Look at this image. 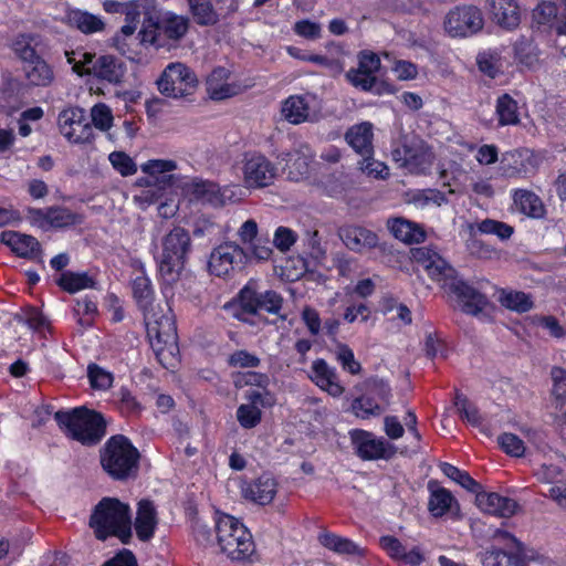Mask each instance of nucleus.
Returning a JSON list of instances; mask_svg holds the SVG:
<instances>
[{
    "label": "nucleus",
    "instance_id": "obj_51",
    "mask_svg": "<svg viewBox=\"0 0 566 566\" xmlns=\"http://www.w3.org/2000/svg\"><path fill=\"white\" fill-rule=\"evenodd\" d=\"M336 359L342 368L350 375H358L361 371V365L356 360L353 349L344 343L336 345Z\"/></svg>",
    "mask_w": 566,
    "mask_h": 566
},
{
    "label": "nucleus",
    "instance_id": "obj_24",
    "mask_svg": "<svg viewBox=\"0 0 566 566\" xmlns=\"http://www.w3.org/2000/svg\"><path fill=\"white\" fill-rule=\"evenodd\" d=\"M339 237L344 244L352 251L363 252L378 244V235L360 226H346L340 228Z\"/></svg>",
    "mask_w": 566,
    "mask_h": 566
},
{
    "label": "nucleus",
    "instance_id": "obj_5",
    "mask_svg": "<svg viewBox=\"0 0 566 566\" xmlns=\"http://www.w3.org/2000/svg\"><path fill=\"white\" fill-rule=\"evenodd\" d=\"M216 533L221 552L231 562H251L255 554V543L251 532L238 518L220 513L216 518Z\"/></svg>",
    "mask_w": 566,
    "mask_h": 566
},
{
    "label": "nucleus",
    "instance_id": "obj_20",
    "mask_svg": "<svg viewBox=\"0 0 566 566\" xmlns=\"http://www.w3.org/2000/svg\"><path fill=\"white\" fill-rule=\"evenodd\" d=\"M475 501L483 512L500 517H511L520 510L516 500L495 492H486L483 486L475 495Z\"/></svg>",
    "mask_w": 566,
    "mask_h": 566
},
{
    "label": "nucleus",
    "instance_id": "obj_57",
    "mask_svg": "<svg viewBox=\"0 0 566 566\" xmlns=\"http://www.w3.org/2000/svg\"><path fill=\"white\" fill-rule=\"evenodd\" d=\"M108 159L115 170L123 177L137 172V165L134 163L133 158L124 151H113L109 154Z\"/></svg>",
    "mask_w": 566,
    "mask_h": 566
},
{
    "label": "nucleus",
    "instance_id": "obj_8",
    "mask_svg": "<svg viewBox=\"0 0 566 566\" xmlns=\"http://www.w3.org/2000/svg\"><path fill=\"white\" fill-rule=\"evenodd\" d=\"M198 180L193 186V193L197 198L213 206L240 201L252 189H262L273 184V179H242L244 185L229 184L220 186L210 179Z\"/></svg>",
    "mask_w": 566,
    "mask_h": 566
},
{
    "label": "nucleus",
    "instance_id": "obj_27",
    "mask_svg": "<svg viewBox=\"0 0 566 566\" xmlns=\"http://www.w3.org/2000/svg\"><path fill=\"white\" fill-rule=\"evenodd\" d=\"M230 72L226 67H216L207 78V93L211 99L222 101L237 94V86L228 83Z\"/></svg>",
    "mask_w": 566,
    "mask_h": 566
},
{
    "label": "nucleus",
    "instance_id": "obj_50",
    "mask_svg": "<svg viewBox=\"0 0 566 566\" xmlns=\"http://www.w3.org/2000/svg\"><path fill=\"white\" fill-rule=\"evenodd\" d=\"M118 409L125 417L139 416L143 406L132 390L125 386L118 390Z\"/></svg>",
    "mask_w": 566,
    "mask_h": 566
},
{
    "label": "nucleus",
    "instance_id": "obj_58",
    "mask_svg": "<svg viewBox=\"0 0 566 566\" xmlns=\"http://www.w3.org/2000/svg\"><path fill=\"white\" fill-rule=\"evenodd\" d=\"M91 117L95 128L106 132L113 124V114L111 108L103 103L96 104L91 109Z\"/></svg>",
    "mask_w": 566,
    "mask_h": 566
},
{
    "label": "nucleus",
    "instance_id": "obj_54",
    "mask_svg": "<svg viewBox=\"0 0 566 566\" xmlns=\"http://www.w3.org/2000/svg\"><path fill=\"white\" fill-rule=\"evenodd\" d=\"M237 419L244 429L255 428L262 419V412L258 406L241 405L237 409Z\"/></svg>",
    "mask_w": 566,
    "mask_h": 566
},
{
    "label": "nucleus",
    "instance_id": "obj_19",
    "mask_svg": "<svg viewBox=\"0 0 566 566\" xmlns=\"http://www.w3.org/2000/svg\"><path fill=\"white\" fill-rule=\"evenodd\" d=\"M158 513L151 500L143 499L137 503L133 528L142 543L150 542L158 527Z\"/></svg>",
    "mask_w": 566,
    "mask_h": 566
},
{
    "label": "nucleus",
    "instance_id": "obj_49",
    "mask_svg": "<svg viewBox=\"0 0 566 566\" xmlns=\"http://www.w3.org/2000/svg\"><path fill=\"white\" fill-rule=\"evenodd\" d=\"M454 406L457 407L461 419L468 421L471 426L478 427L482 422V417L475 405H473L465 395L455 391Z\"/></svg>",
    "mask_w": 566,
    "mask_h": 566
},
{
    "label": "nucleus",
    "instance_id": "obj_43",
    "mask_svg": "<svg viewBox=\"0 0 566 566\" xmlns=\"http://www.w3.org/2000/svg\"><path fill=\"white\" fill-rule=\"evenodd\" d=\"M496 115L500 126L517 125L520 117L516 101L509 94L500 96L496 101Z\"/></svg>",
    "mask_w": 566,
    "mask_h": 566
},
{
    "label": "nucleus",
    "instance_id": "obj_9",
    "mask_svg": "<svg viewBox=\"0 0 566 566\" xmlns=\"http://www.w3.org/2000/svg\"><path fill=\"white\" fill-rule=\"evenodd\" d=\"M156 84L166 97L186 98L196 93L199 81L189 66L181 62H172L164 69Z\"/></svg>",
    "mask_w": 566,
    "mask_h": 566
},
{
    "label": "nucleus",
    "instance_id": "obj_34",
    "mask_svg": "<svg viewBox=\"0 0 566 566\" xmlns=\"http://www.w3.org/2000/svg\"><path fill=\"white\" fill-rule=\"evenodd\" d=\"M56 284L62 291L74 294L85 289H96L97 281L86 272L64 271Z\"/></svg>",
    "mask_w": 566,
    "mask_h": 566
},
{
    "label": "nucleus",
    "instance_id": "obj_38",
    "mask_svg": "<svg viewBox=\"0 0 566 566\" xmlns=\"http://www.w3.org/2000/svg\"><path fill=\"white\" fill-rule=\"evenodd\" d=\"M73 315L78 325L84 328L94 325L95 317L98 315V307L95 297L85 295L83 298H77L73 307Z\"/></svg>",
    "mask_w": 566,
    "mask_h": 566
},
{
    "label": "nucleus",
    "instance_id": "obj_40",
    "mask_svg": "<svg viewBox=\"0 0 566 566\" xmlns=\"http://www.w3.org/2000/svg\"><path fill=\"white\" fill-rule=\"evenodd\" d=\"M352 410L357 418L369 419L370 417L380 416L385 406L365 391L352 401Z\"/></svg>",
    "mask_w": 566,
    "mask_h": 566
},
{
    "label": "nucleus",
    "instance_id": "obj_12",
    "mask_svg": "<svg viewBox=\"0 0 566 566\" xmlns=\"http://www.w3.org/2000/svg\"><path fill=\"white\" fill-rule=\"evenodd\" d=\"M248 261L249 255L243 248L233 242H224L211 251L208 270L210 274L226 279L243 270Z\"/></svg>",
    "mask_w": 566,
    "mask_h": 566
},
{
    "label": "nucleus",
    "instance_id": "obj_30",
    "mask_svg": "<svg viewBox=\"0 0 566 566\" xmlns=\"http://www.w3.org/2000/svg\"><path fill=\"white\" fill-rule=\"evenodd\" d=\"M388 228L396 239L407 244L421 243L426 240L424 230L416 222L403 218H395L388 221Z\"/></svg>",
    "mask_w": 566,
    "mask_h": 566
},
{
    "label": "nucleus",
    "instance_id": "obj_13",
    "mask_svg": "<svg viewBox=\"0 0 566 566\" xmlns=\"http://www.w3.org/2000/svg\"><path fill=\"white\" fill-rule=\"evenodd\" d=\"M25 217L32 226L44 231L49 229L71 228L82 224L85 220L83 213L61 206H53L45 209L29 207Z\"/></svg>",
    "mask_w": 566,
    "mask_h": 566
},
{
    "label": "nucleus",
    "instance_id": "obj_15",
    "mask_svg": "<svg viewBox=\"0 0 566 566\" xmlns=\"http://www.w3.org/2000/svg\"><path fill=\"white\" fill-rule=\"evenodd\" d=\"M483 25L482 12L474 6L457 7L444 19V29L453 38L472 35Z\"/></svg>",
    "mask_w": 566,
    "mask_h": 566
},
{
    "label": "nucleus",
    "instance_id": "obj_62",
    "mask_svg": "<svg viewBox=\"0 0 566 566\" xmlns=\"http://www.w3.org/2000/svg\"><path fill=\"white\" fill-rule=\"evenodd\" d=\"M297 235L296 233L286 227H279L275 230L273 245H275L280 251L285 252L291 249V247L296 242Z\"/></svg>",
    "mask_w": 566,
    "mask_h": 566
},
{
    "label": "nucleus",
    "instance_id": "obj_55",
    "mask_svg": "<svg viewBox=\"0 0 566 566\" xmlns=\"http://www.w3.org/2000/svg\"><path fill=\"white\" fill-rule=\"evenodd\" d=\"M177 168L178 164L172 159H150L140 166L142 172L150 177L169 174Z\"/></svg>",
    "mask_w": 566,
    "mask_h": 566
},
{
    "label": "nucleus",
    "instance_id": "obj_21",
    "mask_svg": "<svg viewBox=\"0 0 566 566\" xmlns=\"http://www.w3.org/2000/svg\"><path fill=\"white\" fill-rule=\"evenodd\" d=\"M311 380L322 390L328 392L332 397H340L345 392V387L340 384L336 369L327 364L323 358H317L311 367Z\"/></svg>",
    "mask_w": 566,
    "mask_h": 566
},
{
    "label": "nucleus",
    "instance_id": "obj_23",
    "mask_svg": "<svg viewBox=\"0 0 566 566\" xmlns=\"http://www.w3.org/2000/svg\"><path fill=\"white\" fill-rule=\"evenodd\" d=\"M126 73V65L119 59L113 55H101L96 59L92 67H87L86 75H93L99 80L112 84L123 82Z\"/></svg>",
    "mask_w": 566,
    "mask_h": 566
},
{
    "label": "nucleus",
    "instance_id": "obj_56",
    "mask_svg": "<svg viewBox=\"0 0 566 566\" xmlns=\"http://www.w3.org/2000/svg\"><path fill=\"white\" fill-rule=\"evenodd\" d=\"M90 384L94 389H107L113 384V376L95 363L87 367Z\"/></svg>",
    "mask_w": 566,
    "mask_h": 566
},
{
    "label": "nucleus",
    "instance_id": "obj_2",
    "mask_svg": "<svg viewBox=\"0 0 566 566\" xmlns=\"http://www.w3.org/2000/svg\"><path fill=\"white\" fill-rule=\"evenodd\" d=\"M88 526L99 542H106L113 537L123 545H129L133 542L132 509L128 503L117 497H102L91 512Z\"/></svg>",
    "mask_w": 566,
    "mask_h": 566
},
{
    "label": "nucleus",
    "instance_id": "obj_1",
    "mask_svg": "<svg viewBox=\"0 0 566 566\" xmlns=\"http://www.w3.org/2000/svg\"><path fill=\"white\" fill-rule=\"evenodd\" d=\"M413 255L430 279L455 297L463 313L479 316L489 305L486 295L460 277L458 271L433 249L419 248Z\"/></svg>",
    "mask_w": 566,
    "mask_h": 566
},
{
    "label": "nucleus",
    "instance_id": "obj_53",
    "mask_svg": "<svg viewBox=\"0 0 566 566\" xmlns=\"http://www.w3.org/2000/svg\"><path fill=\"white\" fill-rule=\"evenodd\" d=\"M227 364L232 368H255L261 364V359L247 349H238L230 354Z\"/></svg>",
    "mask_w": 566,
    "mask_h": 566
},
{
    "label": "nucleus",
    "instance_id": "obj_25",
    "mask_svg": "<svg viewBox=\"0 0 566 566\" xmlns=\"http://www.w3.org/2000/svg\"><path fill=\"white\" fill-rule=\"evenodd\" d=\"M492 20L503 29L512 30L521 22V11L515 0H490Z\"/></svg>",
    "mask_w": 566,
    "mask_h": 566
},
{
    "label": "nucleus",
    "instance_id": "obj_32",
    "mask_svg": "<svg viewBox=\"0 0 566 566\" xmlns=\"http://www.w3.org/2000/svg\"><path fill=\"white\" fill-rule=\"evenodd\" d=\"M65 23L85 34L103 31L105 27L99 17L80 9H72L67 11L65 15Z\"/></svg>",
    "mask_w": 566,
    "mask_h": 566
},
{
    "label": "nucleus",
    "instance_id": "obj_26",
    "mask_svg": "<svg viewBox=\"0 0 566 566\" xmlns=\"http://www.w3.org/2000/svg\"><path fill=\"white\" fill-rule=\"evenodd\" d=\"M277 492L276 480L268 473H264L251 481L243 489L244 496L260 505L270 504Z\"/></svg>",
    "mask_w": 566,
    "mask_h": 566
},
{
    "label": "nucleus",
    "instance_id": "obj_59",
    "mask_svg": "<svg viewBox=\"0 0 566 566\" xmlns=\"http://www.w3.org/2000/svg\"><path fill=\"white\" fill-rule=\"evenodd\" d=\"M553 389L552 394L557 402L566 403V369L554 367L552 369Z\"/></svg>",
    "mask_w": 566,
    "mask_h": 566
},
{
    "label": "nucleus",
    "instance_id": "obj_28",
    "mask_svg": "<svg viewBox=\"0 0 566 566\" xmlns=\"http://www.w3.org/2000/svg\"><path fill=\"white\" fill-rule=\"evenodd\" d=\"M178 179H136V186L142 187L139 195L135 196V200L140 205L150 206L161 202L166 187L174 186Z\"/></svg>",
    "mask_w": 566,
    "mask_h": 566
},
{
    "label": "nucleus",
    "instance_id": "obj_11",
    "mask_svg": "<svg viewBox=\"0 0 566 566\" xmlns=\"http://www.w3.org/2000/svg\"><path fill=\"white\" fill-rule=\"evenodd\" d=\"M349 439L355 454L363 461L391 460L397 448L384 437H377L364 429L349 430Z\"/></svg>",
    "mask_w": 566,
    "mask_h": 566
},
{
    "label": "nucleus",
    "instance_id": "obj_6",
    "mask_svg": "<svg viewBox=\"0 0 566 566\" xmlns=\"http://www.w3.org/2000/svg\"><path fill=\"white\" fill-rule=\"evenodd\" d=\"M190 252L191 238L184 228L175 227L164 237L158 273L165 284L172 285L179 280Z\"/></svg>",
    "mask_w": 566,
    "mask_h": 566
},
{
    "label": "nucleus",
    "instance_id": "obj_4",
    "mask_svg": "<svg viewBox=\"0 0 566 566\" xmlns=\"http://www.w3.org/2000/svg\"><path fill=\"white\" fill-rule=\"evenodd\" d=\"M140 452L124 434L111 436L99 450L103 471L113 480L125 482L138 474Z\"/></svg>",
    "mask_w": 566,
    "mask_h": 566
},
{
    "label": "nucleus",
    "instance_id": "obj_44",
    "mask_svg": "<svg viewBox=\"0 0 566 566\" xmlns=\"http://www.w3.org/2000/svg\"><path fill=\"white\" fill-rule=\"evenodd\" d=\"M134 300L138 307L147 310L154 301V289L151 281L146 275H138L132 281Z\"/></svg>",
    "mask_w": 566,
    "mask_h": 566
},
{
    "label": "nucleus",
    "instance_id": "obj_47",
    "mask_svg": "<svg viewBox=\"0 0 566 566\" xmlns=\"http://www.w3.org/2000/svg\"><path fill=\"white\" fill-rule=\"evenodd\" d=\"M160 29L168 39L178 41L186 35L189 29V19L170 14L163 20Z\"/></svg>",
    "mask_w": 566,
    "mask_h": 566
},
{
    "label": "nucleus",
    "instance_id": "obj_64",
    "mask_svg": "<svg viewBox=\"0 0 566 566\" xmlns=\"http://www.w3.org/2000/svg\"><path fill=\"white\" fill-rule=\"evenodd\" d=\"M102 566H139L136 555L128 548H122Z\"/></svg>",
    "mask_w": 566,
    "mask_h": 566
},
{
    "label": "nucleus",
    "instance_id": "obj_36",
    "mask_svg": "<svg viewBox=\"0 0 566 566\" xmlns=\"http://www.w3.org/2000/svg\"><path fill=\"white\" fill-rule=\"evenodd\" d=\"M244 177H275L272 163L262 154L248 153L242 160Z\"/></svg>",
    "mask_w": 566,
    "mask_h": 566
},
{
    "label": "nucleus",
    "instance_id": "obj_17",
    "mask_svg": "<svg viewBox=\"0 0 566 566\" xmlns=\"http://www.w3.org/2000/svg\"><path fill=\"white\" fill-rule=\"evenodd\" d=\"M499 536L513 544L511 551L493 548L489 551L483 559L484 566H527L524 547L514 535L506 531H499Z\"/></svg>",
    "mask_w": 566,
    "mask_h": 566
},
{
    "label": "nucleus",
    "instance_id": "obj_42",
    "mask_svg": "<svg viewBox=\"0 0 566 566\" xmlns=\"http://www.w3.org/2000/svg\"><path fill=\"white\" fill-rule=\"evenodd\" d=\"M440 469L446 476L457 482L459 485H461L470 493L476 495L478 492L481 490L482 484L474 480L469 474V472L461 470L458 467L448 462H442L440 464Z\"/></svg>",
    "mask_w": 566,
    "mask_h": 566
},
{
    "label": "nucleus",
    "instance_id": "obj_33",
    "mask_svg": "<svg viewBox=\"0 0 566 566\" xmlns=\"http://www.w3.org/2000/svg\"><path fill=\"white\" fill-rule=\"evenodd\" d=\"M429 502L428 510L433 517H442L444 516L452 507V505H458L457 499L453 494L443 486H432V483H429Z\"/></svg>",
    "mask_w": 566,
    "mask_h": 566
},
{
    "label": "nucleus",
    "instance_id": "obj_52",
    "mask_svg": "<svg viewBox=\"0 0 566 566\" xmlns=\"http://www.w3.org/2000/svg\"><path fill=\"white\" fill-rule=\"evenodd\" d=\"M497 443L503 452L512 457H523L525 453L524 441L516 434L504 432L497 437Z\"/></svg>",
    "mask_w": 566,
    "mask_h": 566
},
{
    "label": "nucleus",
    "instance_id": "obj_35",
    "mask_svg": "<svg viewBox=\"0 0 566 566\" xmlns=\"http://www.w3.org/2000/svg\"><path fill=\"white\" fill-rule=\"evenodd\" d=\"M499 302L505 308L520 314L527 313L534 307L532 295L523 291L501 289Z\"/></svg>",
    "mask_w": 566,
    "mask_h": 566
},
{
    "label": "nucleus",
    "instance_id": "obj_48",
    "mask_svg": "<svg viewBox=\"0 0 566 566\" xmlns=\"http://www.w3.org/2000/svg\"><path fill=\"white\" fill-rule=\"evenodd\" d=\"M195 20L200 25H211L218 21V15L209 0H187Z\"/></svg>",
    "mask_w": 566,
    "mask_h": 566
},
{
    "label": "nucleus",
    "instance_id": "obj_41",
    "mask_svg": "<svg viewBox=\"0 0 566 566\" xmlns=\"http://www.w3.org/2000/svg\"><path fill=\"white\" fill-rule=\"evenodd\" d=\"M407 201L416 207L424 208L429 205L442 206L448 202L446 193L438 189H418L410 190L406 193Z\"/></svg>",
    "mask_w": 566,
    "mask_h": 566
},
{
    "label": "nucleus",
    "instance_id": "obj_60",
    "mask_svg": "<svg viewBox=\"0 0 566 566\" xmlns=\"http://www.w3.org/2000/svg\"><path fill=\"white\" fill-rule=\"evenodd\" d=\"M346 77L353 86L366 92L371 91L376 84L375 75L353 69L346 73Z\"/></svg>",
    "mask_w": 566,
    "mask_h": 566
},
{
    "label": "nucleus",
    "instance_id": "obj_29",
    "mask_svg": "<svg viewBox=\"0 0 566 566\" xmlns=\"http://www.w3.org/2000/svg\"><path fill=\"white\" fill-rule=\"evenodd\" d=\"M373 125L368 122L352 126L345 134L346 142L361 156L373 150Z\"/></svg>",
    "mask_w": 566,
    "mask_h": 566
},
{
    "label": "nucleus",
    "instance_id": "obj_16",
    "mask_svg": "<svg viewBox=\"0 0 566 566\" xmlns=\"http://www.w3.org/2000/svg\"><path fill=\"white\" fill-rule=\"evenodd\" d=\"M59 127L62 135L72 143H91L94 137L93 128L80 107L62 111L59 115Z\"/></svg>",
    "mask_w": 566,
    "mask_h": 566
},
{
    "label": "nucleus",
    "instance_id": "obj_3",
    "mask_svg": "<svg viewBox=\"0 0 566 566\" xmlns=\"http://www.w3.org/2000/svg\"><path fill=\"white\" fill-rule=\"evenodd\" d=\"M54 420L67 438L85 447L97 446L107 433L104 415L86 406L57 410Z\"/></svg>",
    "mask_w": 566,
    "mask_h": 566
},
{
    "label": "nucleus",
    "instance_id": "obj_37",
    "mask_svg": "<svg viewBox=\"0 0 566 566\" xmlns=\"http://www.w3.org/2000/svg\"><path fill=\"white\" fill-rule=\"evenodd\" d=\"M25 78L33 86H49L54 81L52 67L43 60L23 65Z\"/></svg>",
    "mask_w": 566,
    "mask_h": 566
},
{
    "label": "nucleus",
    "instance_id": "obj_31",
    "mask_svg": "<svg viewBox=\"0 0 566 566\" xmlns=\"http://www.w3.org/2000/svg\"><path fill=\"white\" fill-rule=\"evenodd\" d=\"M513 202L516 209L533 219H541L545 216L546 209L541 198L533 191L518 189L513 193Z\"/></svg>",
    "mask_w": 566,
    "mask_h": 566
},
{
    "label": "nucleus",
    "instance_id": "obj_61",
    "mask_svg": "<svg viewBox=\"0 0 566 566\" xmlns=\"http://www.w3.org/2000/svg\"><path fill=\"white\" fill-rule=\"evenodd\" d=\"M365 156L366 157L359 163L363 174L368 177H387L389 175V169L385 163L376 160L369 157V155Z\"/></svg>",
    "mask_w": 566,
    "mask_h": 566
},
{
    "label": "nucleus",
    "instance_id": "obj_7",
    "mask_svg": "<svg viewBox=\"0 0 566 566\" xmlns=\"http://www.w3.org/2000/svg\"><path fill=\"white\" fill-rule=\"evenodd\" d=\"M147 337L158 363L166 369L175 368L180 361L176 317L164 314L147 324Z\"/></svg>",
    "mask_w": 566,
    "mask_h": 566
},
{
    "label": "nucleus",
    "instance_id": "obj_46",
    "mask_svg": "<svg viewBox=\"0 0 566 566\" xmlns=\"http://www.w3.org/2000/svg\"><path fill=\"white\" fill-rule=\"evenodd\" d=\"M363 389L384 406L389 405L392 397L389 382L377 376H371L365 379L363 382Z\"/></svg>",
    "mask_w": 566,
    "mask_h": 566
},
{
    "label": "nucleus",
    "instance_id": "obj_39",
    "mask_svg": "<svg viewBox=\"0 0 566 566\" xmlns=\"http://www.w3.org/2000/svg\"><path fill=\"white\" fill-rule=\"evenodd\" d=\"M282 115L291 124L297 125L308 118V103L302 96H290L282 105Z\"/></svg>",
    "mask_w": 566,
    "mask_h": 566
},
{
    "label": "nucleus",
    "instance_id": "obj_63",
    "mask_svg": "<svg viewBox=\"0 0 566 566\" xmlns=\"http://www.w3.org/2000/svg\"><path fill=\"white\" fill-rule=\"evenodd\" d=\"M301 317L311 335L316 336L319 334L322 319L317 310L311 306H305L301 313Z\"/></svg>",
    "mask_w": 566,
    "mask_h": 566
},
{
    "label": "nucleus",
    "instance_id": "obj_22",
    "mask_svg": "<svg viewBox=\"0 0 566 566\" xmlns=\"http://www.w3.org/2000/svg\"><path fill=\"white\" fill-rule=\"evenodd\" d=\"M0 242L10 248L19 258L34 260L41 255V244L36 238L17 231H2Z\"/></svg>",
    "mask_w": 566,
    "mask_h": 566
},
{
    "label": "nucleus",
    "instance_id": "obj_45",
    "mask_svg": "<svg viewBox=\"0 0 566 566\" xmlns=\"http://www.w3.org/2000/svg\"><path fill=\"white\" fill-rule=\"evenodd\" d=\"M502 161H507V165L513 166L517 174H528L533 172L530 167L534 168L538 163V158L530 150L523 149L506 153Z\"/></svg>",
    "mask_w": 566,
    "mask_h": 566
},
{
    "label": "nucleus",
    "instance_id": "obj_18",
    "mask_svg": "<svg viewBox=\"0 0 566 566\" xmlns=\"http://www.w3.org/2000/svg\"><path fill=\"white\" fill-rule=\"evenodd\" d=\"M379 547L390 559L402 565L420 566L424 562V554L419 546H413L407 551L402 542L394 535L380 536Z\"/></svg>",
    "mask_w": 566,
    "mask_h": 566
},
{
    "label": "nucleus",
    "instance_id": "obj_10",
    "mask_svg": "<svg viewBox=\"0 0 566 566\" xmlns=\"http://www.w3.org/2000/svg\"><path fill=\"white\" fill-rule=\"evenodd\" d=\"M394 161L410 174H426L431 165L433 155L428 145L420 137L413 134L402 135L399 146L391 151Z\"/></svg>",
    "mask_w": 566,
    "mask_h": 566
},
{
    "label": "nucleus",
    "instance_id": "obj_14",
    "mask_svg": "<svg viewBox=\"0 0 566 566\" xmlns=\"http://www.w3.org/2000/svg\"><path fill=\"white\" fill-rule=\"evenodd\" d=\"M282 295L274 291L258 292L255 286L249 282L239 292V304L243 313L255 315L263 310L269 314L279 315L283 307Z\"/></svg>",
    "mask_w": 566,
    "mask_h": 566
}]
</instances>
